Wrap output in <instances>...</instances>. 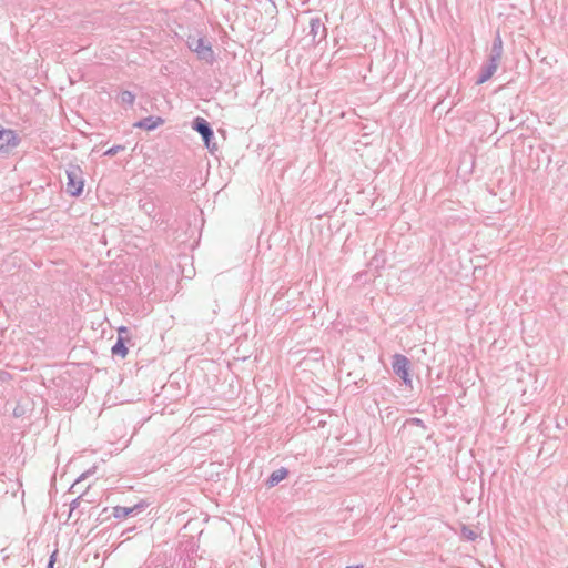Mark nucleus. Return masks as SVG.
<instances>
[{
    "mask_svg": "<svg viewBox=\"0 0 568 568\" xmlns=\"http://www.w3.org/2000/svg\"><path fill=\"white\" fill-rule=\"evenodd\" d=\"M186 45L192 52L196 53L200 60H203L210 64L215 61V54L212 44L206 40L204 36L189 34L186 39Z\"/></svg>",
    "mask_w": 568,
    "mask_h": 568,
    "instance_id": "obj_1",
    "label": "nucleus"
},
{
    "mask_svg": "<svg viewBox=\"0 0 568 568\" xmlns=\"http://www.w3.org/2000/svg\"><path fill=\"white\" fill-rule=\"evenodd\" d=\"M191 126L201 135L204 146L209 152L214 154L217 151V145L215 142L214 131L210 122L204 118L196 116L193 119Z\"/></svg>",
    "mask_w": 568,
    "mask_h": 568,
    "instance_id": "obj_2",
    "label": "nucleus"
},
{
    "mask_svg": "<svg viewBox=\"0 0 568 568\" xmlns=\"http://www.w3.org/2000/svg\"><path fill=\"white\" fill-rule=\"evenodd\" d=\"M65 191L70 196L79 197L83 193L84 179L82 169L77 164H69L67 170Z\"/></svg>",
    "mask_w": 568,
    "mask_h": 568,
    "instance_id": "obj_3",
    "label": "nucleus"
},
{
    "mask_svg": "<svg viewBox=\"0 0 568 568\" xmlns=\"http://www.w3.org/2000/svg\"><path fill=\"white\" fill-rule=\"evenodd\" d=\"M392 368L396 376H398L405 386L412 387L410 377V361L407 356L396 353L392 356Z\"/></svg>",
    "mask_w": 568,
    "mask_h": 568,
    "instance_id": "obj_4",
    "label": "nucleus"
},
{
    "mask_svg": "<svg viewBox=\"0 0 568 568\" xmlns=\"http://www.w3.org/2000/svg\"><path fill=\"white\" fill-rule=\"evenodd\" d=\"M150 506V503L145 499L140 500L139 503L134 504L133 506L125 507V506H115L112 508V516L115 519H125L131 516H136L140 513H142L144 509H146Z\"/></svg>",
    "mask_w": 568,
    "mask_h": 568,
    "instance_id": "obj_5",
    "label": "nucleus"
},
{
    "mask_svg": "<svg viewBox=\"0 0 568 568\" xmlns=\"http://www.w3.org/2000/svg\"><path fill=\"white\" fill-rule=\"evenodd\" d=\"M20 142V138L13 130L0 126V152H8L16 148Z\"/></svg>",
    "mask_w": 568,
    "mask_h": 568,
    "instance_id": "obj_6",
    "label": "nucleus"
},
{
    "mask_svg": "<svg viewBox=\"0 0 568 568\" xmlns=\"http://www.w3.org/2000/svg\"><path fill=\"white\" fill-rule=\"evenodd\" d=\"M503 51H504L503 50V40H501L499 31H497L496 36L493 40L491 48H490L486 63H488L489 65L497 69L499 65L501 55H503Z\"/></svg>",
    "mask_w": 568,
    "mask_h": 568,
    "instance_id": "obj_7",
    "label": "nucleus"
},
{
    "mask_svg": "<svg viewBox=\"0 0 568 568\" xmlns=\"http://www.w3.org/2000/svg\"><path fill=\"white\" fill-rule=\"evenodd\" d=\"M308 36L312 37L313 44H318L327 36V29L321 18H312L310 21Z\"/></svg>",
    "mask_w": 568,
    "mask_h": 568,
    "instance_id": "obj_8",
    "label": "nucleus"
},
{
    "mask_svg": "<svg viewBox=\"0 0 568 568\" xmlns=\"http://www.w3.org/2000/svg\"><path fill=\"white\" fill-rule=\"evenodd\" d=\"M164 123V119L161 116L149 115L136 121L133 126L145 131H153L158 126Z\"/></svg>",
    "mask_w": 568,
    "mask_h": 568,
    "instance_id": "obj_9",
    "label": "nucleus"
},
{
    "mask_svg": "<svg viewBox=\"0 0 568 568\" xmlns=\"http://www.w3.org/2000/svg\"><path fill=\"white\" fill-rule=\"evenodd\" d=\"M290 475V470L286 467H281L276 470H274L265 481V485L268 488L277 486L282 480L287 478Z\"/></svg>",
    "mask_w": 568,
    "mask_h": 568,
    "instance_id": "obj_10",
    "label": "nucleus"
},
{
    "mask_svg": "<svg viewBox=\"0 0 568 568\" xmlns=\"http://www.w3.org/2000/svg\"><path fill=\"white\" fill-rule=\"evenodd\" d=\"M131 339H124L122 337H116V342L114 343V345L112 346L111 348V353L113 356H119L121 358H124L128 353H129V348L126 346V343L130 342Z\"/></svg>",
    "mask_w": 568,
    "mask_h": 568,
    "instance_id": "obj_11",
    "label": "nucleus"
},
{
    "mask_svg": "<svg viewBox=\"0 0 568 568\" xmlns=\"http://www.w3.org/2000/svg\"><path fill=\"white\" fill-rule=\"evenodd\" d=\"M496 68L489 65L488 63H484L480 68V71L478 73V77L476 79V84H483L485 83L486 81H488L493 75L494 73L496 72Z\"/></svg>",
    "mask_w": 568,
    "mask_h": 568,
    "instance_id": "obj_12",
    "label": "nucleus"
},
{
    "mask_svg": "<svg viewBox=\"0 0 568 568\" xmlns=\"http://www.w3.org/2000/svg\"><path fill=\"white\" fill-rule=\"evenodd\" d=\"M386 264V253L384 251H377L371 258L369 265L375 270H381Z\"/></svg>",
    "mask_w": 568,
    "mask_h": 568,
    "instance_id": "obj_13",
    "label": "nucleus"
},
{
    "mask_svg": "<svg viewBox=\"0 0 568 568\" xmlns=\"http://www.w3.org/2000/svg\"><path fill=\"white\" fill-rule=\"evenodd\" d=\"M116 100L124 105L132 106L135 101V94L132 91L123 90L118 94Z\"/></svg>",
    "mask_w": 568,
    "mask_h": 568,
    "instance_id": "obj_14",
    "label": "nucleus"
},
{
    "mask_svg": "<svg viewBox=\"0 0 568 568\" xmlns=\"http://www.w3.org/2000/svg\"><path fill=\"white\" fill-rule=\"evenodd\" d=\"M97 471V466H92L91 468H89L88 470H85L84 473H82L78 479L73 483V485L70 487L69 491L72 493V494H75L78 493V490L75 489L77 486L82 481L84 480L85 478H88L89 476L93 475L94 473Z\"/></svg>",
    "mask_w": 568,
    "mask_h": 568,
    "instance_id": "obj_15",
    "label": "nucleus"
},
{
    "mask_svg": "<svg viewBox=\"0 0 568 568\" xmlns=\"http://www.w3.org/2000/svg\"><path fill=\"white\" fill-rule=\"evenodd\" d=\"M460 536L467 541H475L479 537V535L467 525H462Z\"/></svg>",
    "mask_w": 568,
    "mask_h": 568,
    "instance_id": "obj_16",
    "label": "nucleus"
},
{
    "mask_svg": "<svg viewBox=\"0 0 568 568\" xmlns=\"http://www.w3.org/2000/svg\"><path fill=\"white\" fill-rule=\"evenodd\" d=\"M140 209L146 213L149 216L154 212V203L151 202V201H140V204H139Z\"/></svg>",
    "mask_w": 568,
    "mask_h": 568,
    "instance_id": "obj_17",
    "label": "nucleus"
},
{
    "mask_svg": "<svg viewBox=\"0 0 568 568\" xmlns=\"http://www.w3.org/2000/svg\"><path fill=\"white\" fill-rule=\"evenodd\" d=\"M125 150V146L122 145V144H116V145H113L111 146L110 149H108L106 151H104L103 155L104 156H108V158H111V156H114L116 153H119L120 151H124Z\"/></svg>",
    "mask_w": 568,
    "mask_h": 568,
    "instance_id": "obj_18",
    "label": "nucleus"
},
{
    "mask_svg": "<svg viewBox=\"0 0 568 568\" xmlns=\"http://www.w3.org/2000/svg\"><path fill=\"white\" fill-rule=\"evenodd\" d=\"M110 514H109V508L108 507H104L102 509V511L99 514V516L97 517V523L98 524H103L105 520H108L110 518Z\"/></svg>",
    "mask_w": 568,
    "mask_h": 568,
    "instance_id": "obj_19",
    "label": "nucleus"
},
{
    "mask_svg": "<svg viewBox=\"0 0 568 568\" xmlns=\"http://www.w3.org/2000/svg\"><path fill=\"white\" fill-rule=\"evenodd\" d=\"M118 337H122L124 339H131L130 329L126 326H120L118 328Z\"/></svg>",
    "mask_w": 568,
    "mask_h": 568,
    "instance_id": "obj_20",
    "label": "nucleus"
},
{
    "mask_svg": "<svg viewBox=\"0 0 568 568\" xmlns=\"http://www.w3.org/2000/svg\"><path fill=\"white\" fill-rule=\"evenodd\" d=\"M406 423L426 429V425H425L424 420L420 418L413 417V418L407 419Z\"/></svg>",
    "mask_w": 568,
    "mask_h": 568,
    "instance_id": "obj_21",
    "label": "nucleus"
},
{
    "mask_svg": "<svg viewBox=\"0 0 568 568\" xmlns=\"http://www.w3.org/2000/svg\"><path fill=\"white\" fill-rule=\"evenodd\" d=\"M85 491L81 493L77 498H74L71 503H70V514L75 510L79 505H80V499L82 498V496L84 495Z\"/></svg>",
    "mask_w": 568,
    "mask_h": 568,
    "instance_id": "obj_22",
    "label": "nucleus"
},
{
    "mask_svg": "<svg viewBox=\"0 0 568 568\" xmlns=\"http://www.w3.org/2000/svg\"><path fill=\"white\" fill-rule=\"evenodd\" d=\"M58 557V550L55 549L49 557L48 564L54 565Z\"/></svg>",
    "mask_w": 568,
    "mask_h": 568,
    "instance_id": "obj_23",
    "label": "nucleus"
},
{
    "mask_svg": "<svg viewBox=\"0 0 568 568\" xmlns=\"http://www.w3.org/2000/svg\"><path fill=\"white\" fill-rule=\"evenodd\" d=\"M21 415H22V410L19 407H16L14 410H13V416L14 417H20Z\"/></svg>",
    "mask_w": 568,
    "mask_h": 568,
    "instance_id": "obj_24",
    "label": "nucleus"
},
{
    "mask_svg": "<svg viewBox=\"0 0 568 568\" xmlns=\"http://www.w3.org/2000/svg\"><path fill=\"white\" fill-rule=\"evenodd\" d=\"M345 568H364V565L363 564L352 565V566H347Z\"/></svg>",
    "mask_w": 568,
    "mask_h": 568,
    "instance_id": "obj_25",
    "label": "nucleus"
},
{
    "mask_svg": "<svg viewBox=\"0 0 568 568\" xmlns=\"http://www.w3.org/2000/svg\"><path fill=\"white\" fill-rule=\"evenodd\" d=\"M190 551H191V552H195V551H196V549H195V545H194V544H193V545H192V547L190 548Z\"/></svg>",
    "mask_w": 568,
    "mask_h": 568,
    "instance_id": "obj_26",
    "label": "nucleus"
},
{
    "mask_svg": "<svg viewBox=\"0 0 568 568\" xmlns=\"http://www.w3.org/2000/svg\"><path fill=\"white\" fill-rule=\"evenodd\" d=\"M45 568H54V565L52 564H47V567Z\"/></svg>",
    "mask_w": 568,
    "mask_h": 568,
    "instance_id": "obj_27",
    "label": "nucleus"
}]
</instances>
